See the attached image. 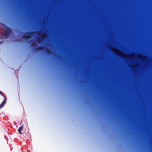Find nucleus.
I'll list each match as a JSON object with an SVG mask.
<instances>
[{
	"label": "nucleus",
	"mask_w": 152,
	"mask_h": 152,
	"mask_svg": "<svg viewBox=\"0 0 152 152\" xmlns=\"http://www.w3.org/2000/svg\"><path fill=\"white\" fill-rule=\"evenodd\" d=\"M23 125L22 126H20L18 129V132H19V133L20 134H21V131L23 129Z\"/></svg>",
	"instance_id": "4"
},
{
	"label": "nucleus",
	"mask_w": 152,
	"mask_h": 152,
	"mask_svg": "<svg viewBox=\"0 0 152 152\" xmlns=\"http://www.w3.org/2000/svg\"><path fill=\"white\" fill-rule=\"evenodd\" d=\"M7 31H5L3 34L4 38H6L8 36L10 32V29H7Z\"/></svg>",
	"instance_id": "2"
},
{
	"label": "nucleus",
	"mask_w": 152,
	"mask_h": 152,
	"mask_svg": "<svg viewBox=\"0 0 152 152\" xmlns=\"http://www.w3.org/2000/svg\"><path fill=\"white\" fill-rule=\"evenodd\" d=\"M114 51L116 54L121 57L123 58H127L129 57V56L128 57V56H126L122 52L117 49L114 50Z\"/></svg>",
	"instance_id": "1"
},
{
	"label": "nucleus",
	"mask_w": 152,
	"mask_h": 152,
	"mask_svg": "<svg viewBox=\"0 0 152 152\" xmlns=\"http://www.w3.org/2000/svg\"><path fill=\"white\" fill-rule=\"evenodd\" d=\"M6 101V99H4L3 101L2 102L1 104L0 105V109L4 107V104H5Z\"/></svg>",
	"instance_id": "3"
},
{
	"label": "nucleus",
	"mask_w": 152,
	"mask_h": 152,
	"mask_svg": "<svg viewBox=\"0 0 152 152\" xmlns=\"http://www.w3.org/2000/svg\"><path fill=\"white\" fill-rule=\"evenodd\" d=\"M24 37H25V38H27V37H26V36Z\"/></svg>",
	"instance_id": "6"
},
{
	"label": "nucleus",
	"mask_w": 152,
	"mask_h": 152,
	"mask_svg": "<svg viewBox=\"0 0 152 152\" xmlns=\"http://www.w3.org/2000/svg\"><path fill=\"white\" fill-rule=\"evenodd\" d=\"M0 94L2 95L3 93L1 91H0Z\"/></svg>",
	"instance_id": "5"
}]
</instances>
